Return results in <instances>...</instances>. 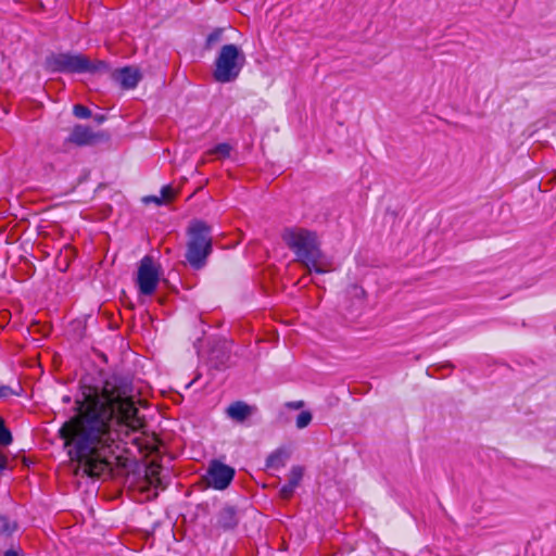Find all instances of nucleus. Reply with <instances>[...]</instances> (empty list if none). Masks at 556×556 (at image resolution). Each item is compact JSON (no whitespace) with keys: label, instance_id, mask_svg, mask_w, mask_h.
I'll return each instance as SVG.
<instances>
[{"label":"nucleus","instance_id":"obj_1","mask_svg":"<svg viewBox=\"0 0 556 556\" xmlns=\"http://www.w3.org/2000/svg\"><path fill=\"white\" fill-rule=\"evenodd\" d=\"M75 412L60 427L58 435L71 462L89 477H100L108 471L111 457L119 448L118 426L125 425L134 431L143 427L132 386L119 375L110 376L101 388L81 386Z\"/></svg>","mask_w":556,"mask_h":556},{"label":"nucleus","instance_id":"obj_2","mask_svg":"<svg viewBox=\"0 0 556 556\" xmlns=\"http://www.w3.org/2000/svg\"><path fill=\"white\" fill-rule=\"evenodd\" d=\"M282 240L295 254L296 261L307 269V275L312 271L325 274L331 270L330 263L327 264L325 261L315 231L305 228H287L282 233Z\"/></svg>","mask_w":556,"mask_h":556},{"label":"nucleus","instance_id":"obj_3","mask_svg":"<svg viewBox=\"0 0 556 556\" xmlns=\"http://www.w3.org/2000/svg\"><path fill=\"white\" fill-rule=\"evenodd\" d=\"M186 261L191 268L202 269L213 252L212 227L201 219H192L186 230Z\"/></svg>","mask_w":556,"mask_h":556},{"label":"nucleus","instance_id":"obj_4","mask_svg":"<svg viewBox=\"0 0 556 556\" xmlns=\"http://www.w3.org/2000/svg\"><path fill=\"white\" fill-rule=\"evenodd\" d=\"M45 68L51 73L94 74L106 71L108 64L101 60H91L83 53L60 52L46 56Z\"/></svg>","mask_w":556,"mask_h":556},{"label":"nucleus","instance_id":"obj_5","mask_svg":"<svg viewBox=\"0 0 556 556\" xmlns=\"http://www.w3.org/2000/svg\"><path fill=\"white\" fill-rule=\"evenodd\" d=\"M244 64L245 55L238 46L233 43L224 45L215 59L213 77L222 84L235 81Z\"/></svg>","mask_w":556,"mask_h":556},{"label":"nucleus","instance_id":"obj_6","mask_svg":"<svg viewBox=\"0 0 556 556\" xmlns=\"http://www.w3.org/2000/svg\"><path fill=\"white\" fill-rule=\"evenodd\" d=\"M160 281V269L155 265L153 258L149 255L144 256L139 264L137 273V286L139 292L143 295H152Z\"/></svg>","mask_w":556,"mask_h":556},{"label":"nucleus","instance_id":"obj_7","mask_svg":"<svg viewBox=\"0 0 556 556\" xmlns=\"http://www.w3.org/2000/svg\"><path fill=\"white\" fill-rule=\"evenodd\" d=\"M236 471L232 467L213 459L207 468V483L215 490H225L233 480Z\"/></svg>","mask_w":556,"mask_h":556},{"label":"nucleus","instance_id":"obj_8","mask_svg":"<svg viewBox=\"0 0 556 556\" xmlns=\"http://www.w3.org/2000/svg\"><path fill=\"white\" fill-rule=\"evenodd\" d=\"M108 140L109 136L104 131L94 132L90 127L77 124L73 127L66 142L78 147H85Z\"/></svg>","mask_w":556,"mask_h":556},{"label":"nucleus","instance_id":"obj_9","mask_svg":"<svg viewBox=\"0 0 556 556\" xmlns=\"http://www.w3.org/2000/svg\"><path fill=\"white\" fill-rule=\"evenodd\" d=\"M112 77L122 89L129 90L138 86L139 81L142 79V74L140 70L135 66H124L115 70Z\"/></svg>","mask_w":556,"mask_h":556},{"label":"nucleus","instance_id":"obj_10","mask_svg":"<svg viewBox=\"0 0 556 556\" xmlns=\"http://www.w3.org/2000/svg\"><path fill=\"white\" fill-rule=\"evenodd\" d=\"M239 523L236 507L226 505L216 515V525L225 531L235 529Z\"/></svg>","mask_w":556,"mask_h":556},{"label":"nucleus","instance_id":"obj_11","mask_svg":"<svg viewBox=\"0 0 556 556\" xmlns=\"http://www.w3.org/2000/svg\"><path fill=\"white\" fill-rule=\"evenodd\" d=\"M254 408L243 401L231 403L227 409V416L236 422H244L252 414Z\"/></svg>","mask_w":556,"mask_h":556},{"label":"nucleus","instance_id":"obj_12","mask_svg":"<svg viewBox=\"0 0 556 556\" xmlns=\"http://www.w3.org/2000/svg\"><path fill=\"white\" fill-rule=\"evenodd\" d=\"M290 454L286 448H277L266 458V467L269 469H280L285 467Z\"/></svg>","mask_w":556,"mask_h":556},{"label":"nucleus","instance_id":"obj_13","mask_svg":"<svg viewBox=\"0 0 556 556\" xmlns=\"http://www.w3.org/2000/svg\"><path fill=\"white\" fill-rule=\"evenodd\" d=\"M231 150H232V147L229 143L223 142V143L216 144L213 149L208 150L206 152V154L214 155L218 160H224V159H227L230 156Z\"/></svg>","mask_w":556,"mask_h":556},{"label":"nucleus","instance_id":"obj_14","mask_svg":"<svg viewBox=\"0 0 556 556\" xmlns=\"http://www.w3.org/2000/svg\"><path fill=\"white\" fill-rule=\"evenodd\" d=\"M13 441L11 431L4 425V420L0 417V445L9 446Z\"/></svg>","mask_w":556,"mask_h":556},{"label":"nucleus","instance_id":"obj_15","mask_svg":"<svg viewBox=\"0 0 556 556\" xmlns=\"http://www.w3.org/2000/svg\"><path fill=\"white\" fill-rule=\"evenodd\" d=\"M302 478H303V468L301 466H293L289 473L288 483L298 488Z\"/></svg>","mask_w":556,"mask_h":556},{"label":"nucleus","instance_id":"obj_16","mask_svg":"<svg viewBox=\"0 0 556 556\" xmlns=\"http://www.w3.org/2000/svg\"><path fill=\"white\" fill-rule=\"evenodd\" d=\"M313 419V416L311 412L303 410L296 417V428L298 429H304L306 428Z\"/></svg>","mask_w":556,"mask_h":556},{"label":"nucleus","instance_id":"obj_17","mask_svg":"<svg viewBox=\"0 0 556 556\" xmlns=\"http://www.w3.org/2000/svg\"><path fill=\"white\" fill-rule=\"evenodd\" d=\"M223 37V29L216 28L214 29L207 37L205 41L206 49H211L215 43L219 42Z\"/></svg>","mask_w":556,"mask_h":556},{"label":"nucleus","instance_id":"obj_18","mask_svg":"<svg viewBox=\"0 0 556 556\" xmlns=\"http://www.w3.org/2000/svg\"><path fill=\"white\" fill-rule=\"evenodd\" d=\"M73 114L77 118H89L91 116V110L83 104H75L73 108Z\"/></svg>","mask_w":556,"mask_h":556},{"label":"nucleus","instance_id":"obj_19","mask_svg":"<svg viewBox=\"0 0 556 556\" xmlns=\"http://www.w3.org/2000/svg\"><path fill=\"white\" fill-rule=\"evenodd\" d=\"M295 486L290 484V483H286L285 485L281 486V489L279 490V495L282 500L285 501H289L294 492H295Z\"/></svg>","mask_w":556,"mask_h":556},{"label":"nucleus","instance_id":"obj_20","mask_svg":"<svg viewBox=\"0 0 556 556\" xmlns=\"http://www.w3.org/2000/svg\"><path fill=\"white\" fill-rule=\"evenodd\" d=\"M175 198V191L174 189L167 185L163 186L161 189V199H163V203L170 202Z\"/></svg>","mask_w":556,"mask_h":556},{"label":"nucleus","instance_id":"obj_21","mask_svg":"<svg viewBox=\"0 0 556 556\" xmlns=\"http://www.w3.org/2000/svg\"><path fill=\"white\" fill-rule=\"evenodd\" d=\"M0 522H1V532L2 533L10 534L16 529V526L15 525L11 526L9 522V519L4 516L0 517Z\"/></svg>","mask_w":556,"mask_h":556},{"label":"nucleus","instance_id":"obj_22","mask_svg":"<svg viewBox=\"0 0 556 556\" xmlns=\"http://www.w3.org/2000/svg\"><path fill=\"white\" fill-rule=\"evenodd\" d=\"M143 202L144 203H155L156 205H163V199H161V197H157V195H148V197H144L143 198Z\"/></svg>","mask_w":556,"mask_h":556},{"label":"nucleus","instance_id":"obj_23","mask_svg":"<svg viewBox=\"0 0 556 556\" xmlns=\"http://www.w3.org/2000/svg\"><path fill=\"white\" fill-rule=\"evenodd\" d=\"M15 394V392L8 386L0 387V399L8 397L10 395Z\"/></svg>","mask_w":556,"mask_h":556},{"label":"nucleus","instance_id":"obj_24","mask_svg":"<svg viewBox=\"0 0 556 556\" xmlns=\"http://www.w3.org/2000/svg\"><path fill=\"white\" fill-rule=\"evenodd\" d=\"M286 406L291 409H300L304 406L303 401L287 402Z\"/></svg>","mask_w":556,"mask_h":556},{"label":"nucleus","instance_id":"obj_25","mask_svg":"<svg viewBox=\"0 0 556 556\" xmlns=\"http://www.w3.org/2000/svg\"><path fill=\"white\" fill-rule=\"evenodd\" d=\"M8 465V458L7 456L0 451V473L7 468Z\"/></svg>","mask_w":556,"mask_h":556},{"label":"nucleus","instance_id":"obj_26","mask_svg":"<svg viewBox=\"0 0 556 556\" xmlns=\"http://www.w3.org/2000/svg\"><path fill=\"white\" fill-rule=\"evenodd\" d=\"M3 556H24L22 551L10 548L4 552Z\"/></svg>","mask_w":556,"mask_h":556},{"label":"nucleus","instance_id":"obj_27","mask_svg":"<svg viewBox=\"0 0 556 556\" xmlns=\"http://www.w3.org/2000/svg\"><path fill=\"white\" fill-rule=\"evenodd\" d=\"M96 119L98 123H102L104 121V116L103 115L97 116Z\"/></svg>","mask_w":556,"mask_h":556},{"label":"nucleus","instance_id":"obj_28","mask_svg":"<svg viewBox=\"0 0 556 556\" xmlns=\"http://www.w3.org/2000/svg\"><path fill=\"white\" fill-rule=\"evenodd\" d=\"M229 356H226V359L225 361H222L220 364L222 365H225L226 364V361H228Z\"/></svg>","mask_w":556,"mask_h":556},{"label":"nucleus","instance_id":"obj_29","mask_svg":"<svg viewBox=\"0 0 556 556\" xmlns=\"http://www.w3.org/2000/svg\"><path fill=\"white\" fill-rule=\"evenodd\" d=\"M113 457H114V459H117V456H115V454L111 457V459H112ZM110 466H112V464H111ZM110 469H111V467H109V469H108V470H110Z\"/></svg>","mask_w":556,"mask_h":556},{"label":"nucleus","instance_id":"obj_30","mask_svg":"<svg viewBox=\"0 0 556 556\" xmlns=\"http://www.w3.org/2000/svg\"><path fill=\"white\" fill-rule=\"evenodd\" d=\"M64 402H70V397H68V396H65V397H64Z\"/></svg>","mask_w":556,"mask_h":556}]
</instances>
